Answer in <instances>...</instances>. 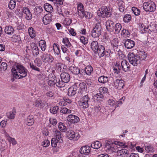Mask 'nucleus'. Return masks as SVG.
<instances>
[{
    "label": "nucleus",
    "instance_id": "9",
    "mask_svg": "<svg viewBox=\"0 0 157 157\" xmlns=\"http://www.w3.org/2000/svg\"><path fill=\"white\" fill-rule=\"evenodd\" d=\"M41 58L42 61L45 63H51L54 60L52 56L50 55H43Z\"/></svg>",
    "mask_w": 157,
    "mask_h": 157
},
{
    "label": "nucleus",
    "instance_id": "53",
    "mask_svg": "<svg viewBox=\"0 0 157 157\" xmlns=\"http://www.w3.org/2000/svg\"><path fill=\"white\" fill-rule=\"evenodd\" d=\"M7 67V65L6 63L5 62H2L0 66V69L1 71L6 70Z\"/></svg>",
    "mask_w": 157,
    "mask_h": 157
},
{
    "label": "nucleus",
    "instance_id": "62",
    "mask_svg": "<svg viewBox=\"0 0 157 157\" xmlns=\"http://www.w3.org/2000/svg\"><path fill=\"white\" fill-rule=\"evenodd\" d=\"M110 149L113 152H115L117 150L118 151L119 150V147H118L117 145L115 144L113 147L110 146Z\"/></svg>",
    "mask_w": 157,
    "mask_h": 157
},
{
    "label": "nucleus",
    "instance_id": "6",
    "mask_svg": "<svg viewBox=\"0 0 157 157\" xmlns=\"http://www.w3.org/2000/svg\"><path fill=\"white\" fill-rule=\"evenodd\" d=\"M113 86L117 89L121 90L124 86V81L122 79H119L116 78L113 79Z\"/></svg>",
    "mask_w": 157,
    "mask_h": 157
},
{
    "label": "nucleus",
    "instance_id": "7",
    "mask_svg": "<svg viewBox=\"0 0 157 157\" xmlns=\"http://www.w3.org/2000/svg\"><path fill=\"white\" fill-rule=\"evenodd\" d=\"M67 135L68 138L69 139H73L75 140H78L80 136L78 133H76L72 130L68 131L67 133Z\"/></svg>",
    "mask_w": 157,
    "mask_h": 157
},
{
    "label": "nucleus",
    "instance_id": "59",
    "mask_svg": "<svg viewBox=\"0 0 157 157\" xmlns=\"http://www.w3.org/2000/svg\"><path fill=\"white\" fill-rule=\"evenodd\" d=\"M84 14H85L84 17L87 19H90L92 17V14L90 13L85 11Z\"/></svg>",
    "mask_w": 157,
    "mask_h": 157
},
{
    "label": "nucleus",
    "instance_id": "10",
    "mask_svg": "<svg viewBox=\"0 0 157 157\" xmlns=\"http://www.w3.org/2000/svg\"><path fill=\"white\" fill-rule=\"evenodd\" d=\"M119 150L117 152V156L119 157H127L129 155V151L125 148Z\"/></svg>",
    "mask_w": 157,
    "mask_h": 157
},
{
    "label": "nucleus",
    "instance_id": "51",
    "mask_svg": "<svg viewBox=\"0 0 157 157\" xmlns=\"http://www.w3.org/2000/svg\"><path fill=\"white\" fill-rule=\"evenodd\" d=\"M34 62L36 65L39 67H40L42 64V62L41 60H40V59L39 58H36L34 60Z\"/></svg>",
    "mask_w": 157,
    "mask_h": 157
},
{
    "label": "nucleus",
    "instance_id": "3",
    "mask_svg": "<svg viewBox=\"0 0 157 157\" xmlns=\"http://www.w3.org/2000/svg\"><path fill=\"white\" fill-rule=\"evenodd\" d=\"M128 59L130 63L134 66H137L140 63V59L138 56L133 53H129L128 55Z\"/></svg>",
    "mask_w": 157,
    "mask_h": 157
},
{
    "label": "nucleus",
    "instance_id": "17",
    "mask_svg": "<svg viewBox=\"0 0 157 157\" xmlns=\"http://www.w3.org/2000/svg\"><path fill=\"white\" fill-rule=\"evenodd\" d=\"M121 69L124 71H127L129 68V65L128 63L125 59H123L121 61Z\"/></svg>",
    "mask_w": 157,
    "mask_h": 157
},
{
    "label": "nucleus",
    "instance_id": "27",
    "mask_svg": "<svg viewBox=\"0 0 157 157\" xmlns=\"http://www.w3.org/2000/svg\"><path fill=\"white\" fill-rule=\"evenodd\" d=\"M44 7L45 10L48 12L51 13L53 11L52 6L48 3H45L44 5Z\"/></svg>",
    "mask_w": 157,
    "mask_h": 157
},
{
    "label": "nucleus",
    "instance_id": "32",
    "mask_svg": "<svg viewBox=\"0 0 157 157\" xmlns=\"http://www.w3.org/2000/svg\"><path fill=\"white\" fill-rule=\"evenodd\" d=\"M114 144L117 146H118L122 148H127L128 147L126 143L122 142L115 141L114 142Z\"/></svg>",
    "mask_w": 157,
    "mask_h": 157
},
{
    "label": "nucleus",
    "instance_id": "43",
    "mask_svg": "<svg viewBox=\"0 0 157 157\" xmlns=\"http://www.w3.org/2000/svg\"><path fill=\"white\" fill-rule=\"evenodd\" d=\"M58 128L60 131L63 132H65L67 130L66 127L64 124L61 122L59 123Z\"/></svg>",
    "mask_w": 157,
    "mask_h": 157
},
{
    "label": "nucleus",
    "instance_id": "26",
    "mask_svg": "<svg viewBox=\"0 0 157 157\" xmlns=\"http://www.w3.org/2000/svg\"><path fill=\"white\" fill-rule=\"evenodd\" d=\"M51 14H46L43 18V22L44 25H47L51 21Z\"/></svg>",
    "mask_w": 157,
    "mask_h": 157
},
{
    "label": "nucleus",
    "instance_id": "56",
    "mask_svg": "<svg viewBox=\"0 0 157 157\" xmlns=\"http://www.w3.org/2000/svg\"><path fill=\"white\" fill-rule=\"evenodd\" d=\"M50 144V141L48 140H45L42 142V145L44 147H48Z\"/></svg>",
    "mask_w": 157,
    "mask_h": 157
},
{
    "label": "nucleus",
    "instance_id": "61",
    "mask_svg": "<svg viewBox=\"0 0 157 157\" xmlns=\"http://www.w3.org/2000/svg\"><path fill=\"white\" fill-rule=\"evenodd\" d=\"M99 91L101 93L104 94L107 92L108 89L105 87H101L99 89Z\"/></svg>",
    "mask_w": 157,
    "mask_h": 157
},
{
    "label": "nucleus",
    "instance_id": "12",
    "mask_svg": "<svg viewBox=\"0 0 157 157\" xmlns=\"http://www.w3.org/2000/svg\"><path fill=\"white\" fill-rule=\"evenodd\" d=\"M83 7L82 4L81 3H79L77 7L78 14L81 18L84 17L85 14H84V13L85 12Z\"/></svg>",
    "mask_w": 157,
    "mask_h": 157
},
{
    "label": "nucleus",
    "instance_id": "13",
    "mask_svg": "<svg viewBox=\"0 0 157 157\" xmlns=\"http://www.w3.org/2000/svg\"><path fill=\"white\" fill-rule=\"evenodd\" d=\"M67 119L68 121L73 123H76L79 121V117L73 114L69 115L67 118Z\"/></svg>",
    "mask_w": 157,
    "mask_h": 157
},
{
    "label": "nucleus",
    "instance_id": "54",
    "mask_svg": "<svg viewBox=\"0 0 157 157\" xmlns=\"http://www.w3.org/2000/svg\"><path fill=\"white\" fill-rule=\"evenodd\" d=\"M63 66L64 65L61 63H57L56 64V67L58 71H59L60 72H61V70Z\"/></svg>",
    "mask_w": 157,
    "mask_h": 157
},
{
    "label": "nucleus",
    "instance_id": "47",
    "mask_svg": "<svg viewBox=\"0 0 157 157\" xmlns=\"http://www.w3.org/2000/svg\"><path fill=\"white\" fill-rule=\"evenodd\" d=\"M145 150L147 153H152L154 151L153 148L151 145L146 146Z\"/></svg>",
    "mask_w": 157,
    "mask_h": 157
},
{
    "label": "nucleus",
    "instance_id": "63",
    "mask_svg": "<svg viewBox=\"0 0 157 157\" xmlns=\"http://www.w3.org/2000/svg\"><path fill=\"white\" fill-rule=\"evenodd\" d=\"M80 41L84 44H85L87 43V38L83 36H82L80 38Z\"/></svg>",
    "mask_w": 157,
    "mask_h": 157
},
{
    "label": "nucleus",
    "instance_id": "5",
    "mask_svg": "<svg viewBox=\"0 0 157 157\" xmlns=\"http://www.w3.org/2000/svg\"><path fill=\"white\" fill-rule=\"evenodd\" d=\"M98 14L99 15L104 18L105 17H109L111 15V13L109 11L106 6H102L100 8Z\"/></svg>",
    "mask_w": 157,
    "mask_h": 157
},
{
    "label": "nucleus",
    "instance_id": "14",
    "mask_svg": "<svg viewBox=\"0 0 157 157\" xmlns=\"http://www.w3.org/2000/svg\"><path fill=\"white\" fill-rule=\"evenodd\" d=\"M106 29L109 31L112 32L113 31L114 27V23L113 22L110 20H107L106 23Z\"/></svg>",
    "mask_w": 157,
    "mask_h": 157
},
{
    "label": "nucleus",
    "instance_id": "46",
    "mask_svg": "<svg viewBox=\"0 0 157 157\" xmlns=\"http://www.w3.org/2000/svg\"><path fill=\"white\" fill-rule=\"evenodd\" d=\"M16 6V1L15 0H11L8 6L11 10H13L15 7Z\"/></svg>",
    "mask_w": 157,
    "mask_h": 157
},
{
    "label": "nucleus",
    "instance_id": "45",
    "mask_svg": "<svg viewBox=\"0 0 157 157\" xmlns=\"http://www.w3.org/2000/svg\"><path fill=\"white\" fill-rule=\"evenodd\" d=\"M115 67H113V72L114 73L118 74L120 72V71L121 69V67L117 63L115 65Z\"/></svg>",
    "mask_w": 157,
    "mask_h": 157
},
{
    "label": "nucleus",
    "instance_id": "4",
    "mask_svg": "<svg viewBox=\"0 0 157 157\" xmlns=\"http://www.w3.org/2000/svg\"><path fill=\"white\" fill-rule=\"evenodd\" d=\"M102 32L101 27L100 24H96L91 32V36L94 38H98Z\"/></svg>",
    "mask_w": 157,
    "mask_h": 157
},
{
    "label": "nucleus",
    "instance_id": "58",
    "mask_svg": "<svg viewBox=\"0 0 157 157\" xmlns=\"http://www.w3.org/2000/svg\"><path fill=\"white\" fill-rule=\"evenodd\" d=\"M90 99L88 96V95H86L83 96L81 98L80 100L84 101L87 102V103H88V101H89Z\"/></svg>",
    "mask_w": 157,
    "mask_h": 157
},
{
    "label": "nucleus",
    "instance_id": "35",
    "mask_svg": "<svg viewBox=\"0 0 157 157\" xmlns=\"http://www.w3.org/2000/svg\"><path fill=\"white\" fill-rule=\"evenodd\" d=\"M83 71H85L84 73H86L87 75H90L91 74L93 69L91 66L89 65L86 66L85 68V70Z\"/></svg>",
    "mask_w": 157,
    "mask_h": 157
},
{
    "label": "nucleus",
    "instance_id": "8",
    "mask_svg": "<svg viewBox=\"0 0 157 157\" xmlns=\"http://www.w3.org/2000/svg\"><path fill=\"white\" fill-rule=\"evenodd\" d=\"M21 11L25 16V18L28 20H30L32 18V14L29 9L26 7H24L21 9Z\"/></svg>",
    "mask_w": 157,
    "mask_h": 157
},
{
    "label": "nucleus",
    "instance_id": "49",
    "mask_svg": "<svg viewBox=\"0 0 157 157\" xmlns=\"http://www.w3.org/2000/svg\"><path fill=\"white\" fill-rule=\"evenodd\" d=\"M39 44L41 49H46V44L45 41L43 40H41L39 42Z\"/></svg>",
    "mask_w": 157,
    "mask_h": 157
},
{
    "label": "nucleus",
    "instance_id": "42",
    "mask_svg": "<svg viewBox=\"0 0 157 157\" xmlns=\"http://www.w3.org/2000/svg\"><path fill=\"white\" fill-rule=\"evenodd\" d=\"M57 81V80L56 79V77H54L52 79H49L48 81V85L52 86L55 85Z\"/></svg>",
    "mask_w": 157,
    "mask_h": 157
},
{
    "label": "nucleus",
    "instance_id": "36",
    "mask_svg": "<svg viewBox=\"0 0 157 157\" xmlns=\"http://www.w3.org/2000/svg\"><path fill=\"white\" fill-rule=\"evenodd\" d=\"M43 11L42 7L40 6H36L34 8V13L35 15H37Z\"/></svg>",
    "mask_w": 157,
    "mask_h": 157
},
{
    "label": "nucleus",
    "instance_id": "23",
    "mask_svg": "<svg viewBox=\"0 0 157 157\" xmlns=\"http://www.w3.org/2000/svg\"><path fill=\"white\" fill-rule=\"evenodd\" d=\"M45 103L44 101L40 100H36L34 102L33 105L35 106L42 108L45 106Z\"/></svg>",
    "mask_w": 157,
    "mask_h": 157
},
{
    "label": "nucleus",
    "instance_id": "21",
    "mask_svg": "<svg viewBox=\"0 0 157 157\" xmlns=\"http://www.w3.org/2000/svg\"><path fill=\"white\" fill-rule=\"evenodd\" d=\"M90 147L88 146L82 147L80 150V152L82 154H88L90 153Z\"/></svg>",
    "mask_w": 157,
    "mask_h": 157
},
{
    "label": "nucleus",
    "instance_id": "60",
    "mask_svg": "<svg viewBox=\"0 0 157 157\" xmlns=\"http://www.w3.org/2000/svg\"><path fill=\"white\" fill-rule=\"evenodd\" d=\"M49 121L50 123L53 125H56L57 122V120L53 118H50Z\"/></svg>",
    "mask_w": 157,
    "mask_h": 157
},
{
    "label": "nucleus",
    "instance_id": "15",
    "mask_svg": "<svg viewBox=\"0 0 157 157\" xmlns=\"http://www.w3.org/2000/svg\"><path fill=\"white\" fill-rule=\"evenodd\" d=\"M69 69L71 72L75 75L81 74V71H82L83 70H82L81 71L77 67L75 66L74 65H73L70 66L69 68ZM81 74L83 75V73L82 72Z\"/></svg>",
    "mask_w": 157,
    "mask_h": 157
},
{
    "label": "nucleus",
    "instance_id": "31",
    "mask_svg": "<svg viewBox=\"0 0 157 157\" xmlns=\"http://www.w3.org/2000/svg\"><path fill=\"white\" fill-rule=\"evenodd\" d=\"M26 121L28 125L31 126L33 125L34 122V119L33 116L32 115L28 116Z\"/></svg>",
    "mask_w": 157,
    "mask_h": 157
},
{
    "label": "nucleus",
    "instance_id": "33",
    "mask_svg": "<svg viewBox=\"0 0 157 157\" xmlns=\"http://www.w3.org/2000/svg\"><path fill=\"white\" fill-rule=\"evenodd\" d=\"M54 135L55 137V138L58 140L59 141L63 142L62 137L60 132L56 130Z\"/></svg>",
    "mask_w": 157,
    "mask_h": 157
},
{
    "label": "nucleus",
    "instance_id": "11",
    "mask_svg": "<svg viewBox=\"0 0 157 157\" xmlns=\"http://www.w3.org/2000/svg\"><path fill=\"white\" fill-rule=\"evenodd\" d=\"M91 47L92 49H105V48H109L108 47H105L102 45H98L97 41H93L91 44Z\"/></svg>",
    "mask_w": 157,
    "mask_h": 157
},
{
    "label": "nucleus",
    "instance_id": "25",
    "mask_svg": "<svg viewBox=\"0 0 157 157\" xmlns=\"http://www.w3.org/2000/svg\"><path fill=\"white\" fill-rule=\"evenodd\" d=\"M63 142L59 141L55 138H53L51 140V145L53 147H59L60 146V144Z\"/></svg>",
    "mask_w": 157,
    "mask_h": 157
},
{
    "label": "nucleus",
    "instance_id": "22",
    "mask_svg": "<svg viewBox=\"0 0 157 157\" xmlns=\"http://www.w3.org/2000/svg\"><path fill=\"white\" fill-rule=\"evenodd\" d=\"M77 92V87L74 86L70 87L68 89V94L69 96H74Z\"/></svg>",
    "mask_w": 157,
    "mask_h": 157
},
{
    "label": "nucleus",
    "instance_id": "50",
    "mask_svg": "<svg viewBox=\"0 0 157 157\" xmlns=\"http://www.w3.org/2000/svg\"><path fill=\"white\" fill-rule=\"evenodd\" d=\"M131 19V17L129 14H126L123 17V21L125 22H128L130 21Z\"/></svg>",
    "mask_w": 157,
    "mask_h": 157
},
{
    "label": "nucleus",
    "instance_id": "16",
    "mask_svg": "<svg viewBox=\"0 0 157 157\" xmlns=\"http://www.w3.org/2000/svg\"><path fill=\"white\" fill-rule=\"evenodd\" d=\"M64 47L66 49L68 48L71 49L72 48L68 38L66 37L63 38V40L61 49H64Z\"/></svg>",
    "mask_w": 157,
    "mask_h": 157
},
{
    "label": "nucleus",
    "instance_id": "20",
    "mask_svg": "<svg viewBox=\"0 0 157 157\" xmlns=\"http://www.w3.org/2000/svg\"><path fill=\"white\" fill-rule=\"evenodd\" d=\"M112 78L111 76H107L102 75L100 76L98 78V81L100 83H104L108 82L110 79H112Z\"/></svg>",
    "mask_w": 157,
    "mask_h": 157
},
{
    "label": "nucleus",
    "instance_id": "28",
    "mask_svg": "<svg viewBox=\"0 0 157 157\" xmlns=\"http://www.w3.org/2000/svg\"><path fill=\"white\" fill-rule=\"evenodd\" d=\"M60 112L63 114L73 113L74 111L71 110L67 108L62 106L61 107Z\"/></svg>",
    "mask_w": 157,
    "mask_h": 157
},
{
    "label": "nucleus",
    "instance_id": "64",
    "mask_svg": "<svg viewBox=\"0 0 157 157\" xmlns=\"http://www.w3.org/2000/svg\"><path fill=\"white\" fill-rule=\"evenodd\" d=\"M94 97L95 98H97V99L103 98L104 97L103 95L100 93L97 94L95 95L94 96Z\"/></svg>",
    "mask_w": 157,
    "mask_h": 157
},
{
    "label": "nucleus",
    "instance_id": "44",
    "mask_svg": "<svg viewBox=\"0 0 157 157\" xmlns=\"http://www.w3.org/2000/svg\"><path fill=\"white\" fill-rule=\"evenodd\" d=\"M56 86L60 88H61L64 87L65 86V83L63 82L61 79V80L59 79L58 82H56Z\"/></svg>",
    "mask_w": 157,
    "mask_h": 157
},
{
    "label": "nucleus",
    "instance_id": "19",
    "mask_svg": "<svg viewBox=\"0 0 157 157\" xmlns=\"http://www.w3.org/2000/svg\"><path fill=\"white\" fill-rule=\"evenodd\" d=\"M124 44L125 47L128 49L132 48L135 44L134 42L130 39H127L125 40Z\"/></svg>",
    "mask_w": 157,
    "mask_h": 157
},
{
    "label": "nucleus",
    "instance_id": "55",
    "mask_svg": "<svg viewBox=\"0 0 157 157\" xmlns=\"http://www.w3.org/2000/svg\"><path fill=\"white\" fill-rule=\"evenodd\" d=\"M8 140L13 145H15L17 144V142L14 138H12L9 136L8 137Z\"/></svg>",
    "mask_w": 157,
    "mask_h": 157
},
{
    "label": "nucleus",
    "instance_id": "57",
    "mask_svg": "<svg viewBox=\"0 0 157 157\" xmlns=\"http://www.w3.org/2000/svg\"><path fill=\"white\" fill-rule=\"evenodd\" d=\"M30 67L33 70L38 71L39 72L40 71V69L35 66L32 63H30L29 64Z\"/></svg>",
    "mask_w": 157,
    "mask_h": 157
},
{
    "label": "nucleus",
    "instance_id": "24",
    "mask_svg": "<svg viewBox=\"0 0 157 157\" xmlns=\"http://www.w3.org/2000/svg\"><path fill=\"white\" fill-rule=\"evenodd\" d=\"M138 51V54L136 55L139 58V59H140V61L142 60L145 59L147 56V55L144 51H140V50H137Z\"/></svg>",
    "mask_w": 157,
    "mask_h": 157
},
{
    "label": "nucleus",
    "instance_id": "30",
    "mask_svg": "<svg viewBox=\"0 0 157 157\" xmlns=\"http://www.w3.org/2000/svg\"><path fill=\"white\" fill-rule=\"evenodd\" d=\"M14 31V29L12 27L10 26L6 27L5 29V32L8 34H13Z\"/></svg>",
    "mask_w": 157,
    "mask_h": 157
},
{
    "label": "nucleus",
    "instance_id": "39",
    "mask_svg": "<svg viewBox=\"0 0 157 157\" xmlns=\"http://www.w3.org/2000/svg\"><path fill=\"white\" fill-rule=\"evenodd\" d=\"M96 50V51L98 52V54L99 56H103L105 54L106 55H107L108 54H105V52L108 53L109 52L107 51V50L109 51L110 50H107L106 51H105V50Z\"/></svg>",
    "mask_w": 157,
    "mask_h": 157
},
{
    "label": "nucleus",
    "instance_id": "52",
    "mask_svg": "<svg viewBox=\"0 0 157 157\" xmlns=\"http://www.w3.org/2000/svg\"><path fill=\"white\" fill-rule=\"evenodd\" d=\"M132 10L135 15H139L140 13V10L136 7H132Z\"/></svg>",
    "mask_w": 157,
    "mask_h": 157
},
{
    "label": "nucleus",
    "instance_id": "40",
    "mask_svg": "<svg viewBox=\"0 0 157 157\" xmlns=\"http://www.w3.org/2000/svg\"><path fill=\"white\" fill-rule=\"evenodd\" d=\"M59 109V107L58 106H56L54 107H51L50 109V111L51 113L55 114L57 113Z\"/></svg>",
    "mask_w": 157,
    "mask_h": 157
},
{
    "label": "nucleus",
    "instance_id": "2",
    "mask_svg": "<svg viewBox=\"0 0 157 157\" xmlns=\"http://www.w3.org/2000/svg\"><path fill=\"white\" fill-rule=\"evenodd\" d=\"M143 8L146 12H154L156 9V6L154 2L150 0L143 3Z\"/></svg>",
    "mask_w": 157,
    "mask_h": 157
},
{
    "label": "nucleus",
    "instance_id": "37",
    "mask_svg": "<svg viewBox=\"0 0 157 157\" xmlns=\"http://www.w3.org/2000/svg\"><path fill=\"white\" fill-rule=\"evenodd\" d=\"M122 28V26L120 23H117L114 25V29L115 32L116 33H118Z\"/></svg>",
    "mask_w": 157,
    "mask_h": 157
},
{
    "label": "nucleus",
    "instance_id": "1",
    "mask_svg": "<svg viewBox=\"0 0 157 157\" xmlns=\"http://www.w3.org/2000/svg\"><path fill=\"white\" fill-rule=\"evenodd\" d=\"M13 77L16 78L20 79L26 77L27 70L23 66L17 64L14 66L11 69Z\"/></svg>",
    "mask_w": 157,
    "mask_h": 157
},
{
    "label": "nucleus",
    "instance_id": "29",
    "mask_svg": "<svg viewBox=\"0 0 157 157\" xmlns=\"http://www.w3.org/2000/svg\"><path fill=\"white\" fill-rule=\"evenodd\" d=\"M16 112L15 109L13 108L12 111H10L7 113V116L8 118L10 119H13L15 117Z\"/></svg>",
    "mask_w": 157,
    "mask_h": 157
},
{
    "label": "nucleus",
    "instance_id": "38",
    "mask_svg": "<svg viewBox=\"0 0 157 157\" xmlns=\"http://www.w3.org/2000/svg\"><path fill=\"white\" fill-rule=\"evenodd\" d=\"M79 106L82 108H86L89 106L88 103L81 100L79 102Z\"/></svg>",
    "mask_w": 157,
    "mask_h": 157
},
{
    "label": "nucleus",
    "instance_id": "34",
    "mask_svg": "<svg viewBox=\"0 0 157 157\" xmlns=\"http://www.w3.org/2000/svg\"><path fill=\"white\" fill-rule=\"evenodd\" d=\"M101 144L99 141H96L92 143L91 147L94 149H98L101 146Z\"/></svg>",
    "mask_w": 157,
    "mask_h": 157
},
{
    "label": "nucleus",
    "instance_id": "48",
    "mask_svg": "<svg viewBox=\"0 0 157 157\" xmlns=\"http://www.w3.org/2000/svg\"><path fill=\"white\" fill-rule=\"evenodd\" d=\"M109 105L110 106L114 107L115 108L118 107V105H116V102L113 99H109L108 101Z\"/></svg>",
    "mask_w": 157,
    "mask_h": 157
},
{
    "label": "nucleus",
    "instance_id": "41",
    "mask_svg": "<svg viewBox=\"0 0 157 157\" xmlns=\"http://www.w3.org/2000/svg\"><path fill=\"white\" fill-rule=\"evenodd\" d=\"M28 32L29 35L31 38H33L35 37V32L33 28L32 27L29 28L28 29Z\"/></svg>",
    "mask_w": 157,
    "mask_h": 157
},
{
    "label": "nucleus",
    "instance_id": "18",
    "mask_svg": "<svg viewBox=\"0 0 157 157\" xmlns=\"http://www.w3.org/2000/svg\"><path fill=\"white\" fill-rule=\"evenodd\" d=\"M61 79L65 83L68 82L70 80V75L67 73H62L60 75Z\"/></svg>",
    "mask_w": 157,
    "mask_h": 157
}]
</instances>
